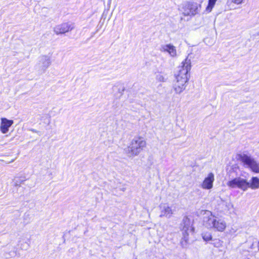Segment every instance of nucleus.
<instances>
[{
  "label": "nucleus",
  "mask_w": 259,
  "mask_h": 259,
  "mask_svg": "<svg viewBox=\"0 0 259 259\" xmlns=\"http://www.w3.org/2000/svg\"><path fill=\"white\" fill-rule=\"evenodd\" d=\"M191 54H189L179 67L178 73L176 75V79L174 81L173 89L175 93L180 94L186 89L189 79L188 72L191 68Z\"/></svg>",
  "instance_id": "obj_1"
},
{
  "label": "nucleus",
  "mask_w": 259,
  "mask_h": 259,
  "mask_svg": "<svg viewBox=\"0 0 259 259\" xmlns=\"http://www.w3.org/2000/svg\"><path fill=\"white\" fill-rule=\"evenodd\" d=\"M203 225L208 229H214L223 232L226 228V223L221 219H218L211 212L205 211L203 219Z\"/></svg>",
  "instance_id": "obj_2"
},
{
  "label": "nucleus",
  "mask_w": 259,
  "mask_h": 259,
  "mask_svg": "<svg viewBox=\"0 0 259 259\" xmlns=\"http://www.w3.org/2000/svg\"><path fill=\"white\" fill-rule=\"evenodd\" d=\"M227 185L232 188L238 187L244 191L247 190L248 187L252 189H256L259 188V179L255 177H252L250 183H249L243 179L236 178L229 181Z\"/></svg>",
  "instance_id": "obj_3"
},
{
  "label": "nucleus",
  "mask_w": 259,
  "mask_h": 259,
  "mask_svg": "<svg viewBox=\"0 0 259 259\" xmlns=\"http://www.w3.org/2000/svg\"><path fill=\"white\" fill-rule=\"evenodd\" d=\"M146 145V141L143 138L135 137L132 139L128 146L125 149V153L129 157L136 156L143 150Z\"/></svg>",
  "instance_id": "obj_4"
},
{
  "label": "nucleus",
  "mask_w": 259,
  "mask_h": 259,
  "mask_svg": "<svg viewBox=\"0 0 259 259\" xmlns=\"http://www.w3.org/2000/svg\"><path fill=\"white\" fill-rule=\"evenodd\" d=\"M181 231L183 234V237L181 241V244L183 247H186L189 241V234L193 231L194 228L192 226V222L187 217L184 218L181 224Z\"/></svg>",
  "instance_id": "obj_5"
},
{
  "label": "nucleus",
  "mask_w": 259,
  "mask_h": 259,
  "mask_svg": "<svg viewBox=\"0 0 259 259\" xmlns=\"http://www.w3.org/2000/svg\"><path fill=\"white\" fill-rule=\"evenodd\" d=\"M239 157L245 168H249L254 172L259 173V163L254 158L246 154H240Z\"/></svg>",
  "instance_id": "obj_6"
},
{
  "label": "nucleus",
  "mask_w": 259,
  "mask_h": 259,
  "mask_svg": "<svg viewBox=\"0 0 259 259\" xmlns=\"http://www.w3.org/2000/svg\"><path fill=\"white\" fill-rule=\"evenodd\" d=\"M74 24L73 23H63L56 25L54 28V31L57 35L62 34L71 31L74 28Z\"/></svg>",
  "instance_id": "obj_7"
},
{
  "label": "nucleus",
  "mask_w": 259,
  "mask_h": 259,
  "mask_svg": "<svg viewBox=\"0 0 259 259\" xmlns=\"http://www.w3.org/2000/svg\"><path fill=\"white\" fill-rule=\"evenodd\" d=\"M201 6L197 3H188L184 8L183 14L185 16H194L200 11Z\"/></svg>",
  "instance_id": "obj_8"
},
{
  "label": "nucleus",
  "mask_w": 259,
  "mask_h": 259,
  "mask_svg": "<svg viewBox=\"0 0 259 259\" xmlns=\"http://www.w3.org/2000/svg\"><path fill=\"white\" fill-rule=\"evenodd\" d=\"M51 64V60L50 57L44 55L39 57L38 62L36 67L39 70L45 72Z\"/></svg>",
  "instance_id": "obj_9"
},
{
  "label": "nucleus",
  "mask_w": 259,
  "mask_h": 259,
  "mask_svg": "<svg viewBox=\"0 0 259 259\" xmlns=\"http://www.w3.org/2000/svg\"><path fill=\"white\" fill-rule=\"evenodd\" d=\"M160 209V217L170 218L174 213V210L172 206H170L167 203H162L159 205Z\"/></svg>",
  "instance_id": "obj_10"
},
{
  "label": "nucleus",
  "mask_w": 259,
  "mask_h": 259,
  "mask_svg": "<svg viewBox=\"0 0 259 259\" xmlns=\"http://www.w3.org/2000/svg\"><path fill=\"white\" fill-rule=\"evenodd\" d=\"M160 51L162 52L167 53L172 58L177 57L178 56L176 48L171 44L161 45Z\"/></svg>",
  "instance_id": "obj_11"
},
{
  "label": "nucleus",
  "mask_w": 259,
  "mask_h": 259,
  "mask_svg": "<svg viewBox=\"0 0 259 259\" xmlns=\"http://www.w3.org/2000/svg\"><path fill=\"white\" fill-rule=\"evenodd\" d=\"M214 181V176L213 173L210 172L206 177L201 184V187L204 189L209 190L212 188Z\"/></svg>",
  "instance_id": "obj_12"
},
{
  "label": "nucleus",
  "mask_w": 259,
  "mask_h": 259,
  "mask_svg": "<svg viewBox=\"0 0 259 259\" xmlns=\"http://www.w3.org/2000/svg\"><path fill=\"white\" fill-rule=\"evenodd\" d=\"M13 123V120H8L6 118H2L1 125V130L2 132L4 134L7 133L9 131V128Z\"/></svg>",
  "instance_id": "obj_13"
},
{
  "label": "nucleus",
  "mask_w": 259,
  "mask_h": 259,
  "mask_svg": "<svg viewBox=\"0 0 259 259\" xmlns=\"http://www.w3.org/2000/svg\"><path fill=\"white\" fill-rule=\"evenodd\" d=\"M24 181L19 177H15L13 180V186L16 187H20Z\"/></svg>",
  "instance_id": "obj_14"
},
{
  "label": "nucleus",
  "mask_w": 259,
  "mask_h": 259,
  "mask_svg": "<svg viewBox=\"0 0 259 259\" xmlns=\"http://www.w3.org/2000/svg\"><path fill=\"white\" fill-rule=\"evenodd\" d=\"M217 0H208V4L206 8V11L210 12L213 8Z\"/></svg>",
  "instance_id": "obj_15"
},
{
  "label": "nucleus",
  "mask_w": 259,
  "mask_h": 259,
  "mask_svg": "<svg viewBox=\"0 0 259 259\" xmlns=\"http://www.w3.org/2000/svg\"><path fill=\"white\" fill-rule=\"evenodd\" d=\"M202 238L204 240L208 241L211 240L212 236L210 233H204L202 234Z\"/></svg>",
  "instance_id": "obj_16"
},
{
  "label": "nucleus",
  "mask_w": 259,
  "mask_h": 259,
  "mask_svg": "<svg viewBox=\"0 0 259 259\" xmlns=\"http://www.w3.org/2000/svg\"><path fill=\"white\" fill-rule=\"evenodd\" d=\"M156 80L160 82H165L166 81L167 78L165 77V76L161 74H158L156 75Z\"/></svg>",
  "instance_id": "obj_17"
},
{
  "label": "nucleus",
  "mask_w": 259,
  "mask_h": 259,
  "mask_svg": "<svg viewBox=\"0 0 259 259\" xmlns=\"http://www.w3.org/2000/svg\"><path fill=\"white\" fill-rule=\"evenodd\" d=\"M225 206L228 210H230L233 208V204L230 202H225Z\"/></svg>",
  "instance_id": "obj_18"
},
{
  "label": "nucleus",
  "mask_w": 259,
  "mask_h": 259,
  "mask_svg": "<svg viewBox=\"0 0 259 259\" xmlns=\"http://www.w3.org/2000/svg\"><path fill=\"white\" fill-rule=\"evenodd\" d=\"M243 0H232V2L236 4H240L242 3Z\"/></svg>",
  "instance_id": "obj_19"
},
{
  "label": "nucleus",
  "mask_w": 259,
  "mask_h": 259,
  "mask_svg": "<svg viewBox=\"0 0 259 259\" xmlns=\"http://www.w3.org/2000/svg\"><path fill=\"white\" fill-rule=\"evenodd\" d=\"M30 131L31 132H32L33 133H38L39 132L37 131V130H35V129H31Z\"/></svg>",
  "instance_id": "obj_20"
},
{
  "label": "nucleus",
  "mask_w": 259,
  "mask_h": 259,
  "mask_svg": "<svg viewBox=\"0 0 259 259\" xmlns=\"http://www.w3.org/2000/svg\"><path fill=\"white\" fill-rule=\"evenodd\" d=\"M15 159H12L11 161L7 162V163H10L11 162H13L15 161Z\"/></svg>",
  "instance_id": "obj_21"
}]
</instances>
